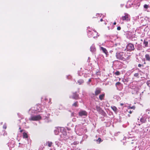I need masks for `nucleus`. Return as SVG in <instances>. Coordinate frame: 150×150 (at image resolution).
Listing matches in <instances>:
<instances>
[{
    "label": "nucleus",
    "instance_id": "5",
    "mask_svg": "<svg viewBox=\"0 0 150 150\" xmlns=\"http://www.w3.org/2000/svg\"><path fill=\"white\" fill-rule=\"evenodd\" d=\"M96 110L100 114L103 115H105V113L104 112L103 110H102V109L100 108V107L97 105L96 106Z\"/></svg>",
    "mask_w": 150,
    "mask_h": 150
},
{
    "label": "nucleus",
    "instance_id": "23",
    "mask_svg": "<svg viewBox=\"0 0 150 150\" xmlns=\"http://www.w3.org/2000/svg\"><path fill=\"white\" fill-rule=\"evenodd\" d=\"M143 44L144 45L145 47H147L148 42L147 41H146L145 40H144L143 42Z\"/></svg>",
    "mask_w": 150,
    "mask_h": 150
},
{
    "label": "nucleus",
    "instance_id": "44",
    "mask_svg": "<svg viewBox=\"0 0 150 150\" xmlns=\"http://www.w3.org/2000/svg\"><path fill=\"white\" fill-rule=\"evenodd\" d=\"M36 111H35H35H34V113H36Z\"/></svg>",
    "mask_w": 150,
    "mask_h": 150
},
{
    "label": "nucleus",
    "instance_id": "6",
    "mask_svg": "<svg viewBox=\"0 0 150 150\" xmlns=\"http://www.w3.org/2000/svg\"><path fill=\"white\" fill-rule=\"evenodd\" d=\"M122 52H117L115 55L117 59L122 60Z\"/></svg>",
    "mask_w": 150,
    "mask_h": 150
},
{
    "label": "nucleus",
    "instance_id": "13",
    "mask_svg": "<svg viewBox=\"0 0 150 150\" xmlns=\"http://www.w3.org/2000/svg\"><path fill=\"white\" fill-rule=\"evenodd\" d=\"M96 50V49L95 45H92L90 47V51L92 52H94Z\"/></svg>",
    "mask_w": 150,
    "mask_h": 150
},
{
    "label": "nucleus",
    "instance_id": "30",
    "mask_svg": "<svg viewBox=\"0 0 150 150\" xmlns=\"http://www.w3.org/2000/svg\"><path fill=\"white\" fill-rule=\"evenodd\" d=\"M115 74L116 75H119L120 74V72L119 71H117L116 72H115Z\"/></svg>",
    "mask_w": 150,
    "mask_h": 150
},
{
    "label": "nucleus",
    "instance_id": "18",
    "mask_svg": "<svg viewBox=\"0 0 150 150\" xmlns=\"http://www.w3.org/2000/svg\"><path fill=\"white\" fill-rule=\"evenodd\" d=\"M84 82V81L82 79H80L79 80L77 81V83L79 84V85H81L82 83H83Z\"/></svg>",
    "mask_w": 150,
    "mask_h": 150
},
{
    "label": "nucleus",
    "instance_id": "33",
    "mask_svg": "<svg viewBox=\"0 0 150 150\" xmlns=\"http://www.w3.org/2000/svg\"><path fill=\"white\" fill-rule=\"evenodd\" d=\"M78 143H79L78 142H74L73 143V144L74 145H76L77 144H78Z\"/></svg>",
    "mask_w": 150,
    "mask_h": 150
},
{
    "label": "nucleus",
    "instance_id": "43",
    "mask_svg": "<svg viewBox=\"0 0 150 150\" xmlns=\"http://www.w3.org/2000/svg\"><path fill=\"white\" fill-rule=\"evenodd\" d=\"M123 103H121L120 104V105H121V106H122L123 105Z\"/></svg>",
    "mask_w": 150,
    "mask_h": 150
},
{
    "label": "nucleus",
    "instance_id": "17",
    "mask_svg": "<svg viewBox=\"0 0 150 150\" xmlns=\"http://www.w3.org/2000/svg\"><path fill=\"white\" fill-rule=\"evenodd\" d=\"M145 57L146 60L148 61H150V56L148 54H146L145 55Z\"/></svg>",
    "mask_w": 150,
    "mask_h": 150
},
{
    "label": "nucleus",
    "instance_id": "37",
    "mask_svg": "<svg viewBox=\"0 0 150 150\" xmlns=\"http://www.w3.org/2000/svg\"><path fill=\"white\" fill-rule=\"evenodd\" d=\"M141 66H142V65L140 64H139L138 65V66L139 67H141Z\"/></svg>",
    "mask_w": 150,
    "mask_h": 150
},
{
    "label": "nucleus",
    "instance_id": "25",
    "mask_svg": "<svg viewBox=\"0 0 150 150\" xmlns=\"http://www.w3.org/2000/svg\"><path fill=\"white\" fill-rule=\"evenodd\" d=\"M101 141V139L100 138H99L98 139L96 140V142L98 143H100Z\"/></svg>",
    "mask_w": 150,
    "mask_h": 150
},
{
    "label": "nucleus",
    "instance_id": "32",
    "mask_svg": "<svg viewBox=\"0 0 150 150\" xmlns=\"http://www.w3.org/2000/svg\"><path fill=\"white\" fill-rule=\"evenodd\" d=\"M3 128L4 129H6V126L5 124H4L3 126Z\"/></svg>",
    "mask_w": 150,
    "mask_h": 150
},
{
    "label": "nucleus",
    "instance_id": "46",
    "mask_svg": "<svg viewBox=\"0 0 150 150\" xmlns=\"http://www.w3.org/2000/svg\"><path fill=\"white\" fill-rule=\"evenodd\" d=\"M133 143H134V142H132L131 143V144H133Z\"/></svg>",
    "mask_w": 150,
    "mask_h": 150
},
{
    "label": "nucleus",
    "instance_id": "15",
    "mask_svg": "<svg viewBox=\"0 0 150 150\" xmlns=\"http://www.w3.org/2000/svg\"><path fill=\"white\" fill-rule=\"evenodd\" d=\"M78 97V95L76 93H74L72 96V98L74 99H77Z\"/></svg>",
    "mask_w": 150,
    "mask_h": 150
},
{
    "label": "nucleus",
    "instance_id": "1",
    "mask_svg": "<svg viewBox=\"0 0 150 150\" xmlns=\"http://www.w3.org/2000/svg\"><path fill=\"white\" fill-rule=\"evenodd\" d=\"M42 115H31L30 117L29 118L30 120L37 121L41 119Z\"/></svg>",
    "mask_w": 150,
    "mask_h": 150
},
{
    "label": "nucleus",
    "instance_id": "48",
    "mask_svg": "<svg viewBox=\"0 0 150 150\" xmlns=\"http://www.w3.org/2000/svg\"><path fill=\"white\" fill-rule=\"evenodd\" d=\"M129 116H130V115H128Z\"/></svg>",
    "mask_w": 150,
    "mask_h": 150
},
{
    "label": "nucleus",
    "instance_id": "34",
    "mask_svg": "<svg viewBox=\"0 0 150 150\" xmlns=\"http://www.w3.org/2000/svg\"><path fill=\"white\" fill-rule=\"evenodd\" d=\"M121 27L120 26H118L117 28V30H121Z\"/></svg>",
    "mask_w": 150,
    "mask_h": 150
},
{
    "label": "nucleus",
    "instance_id": "41",
    "mask_svg": "<svg viewBox=\"0 0 150 150\" xmlns=\"http://www.w3.org/2000/svg\"><path fill=\"white\" fill-rule=\"evenodd\" d=\"M103 19L102 18H101L100 19V21H103Z\"/></svg>",
    "mask_w": 150,
    "mask_h": 150
},
{
    "label": "nucleus",
    "instance_id": "9",
    "mask_svg": "<svg viewBox=\"0 0 150 150\" xmlns=\"http://www.w3.org/2000/svg\"><path fill=\"white\" fill-rule=\"evenodd\" d=\"M100 50L102 51V52L105 53L106 56L108 55V53L107 50L103 47L101 46L100 47Z\"/></svg>",
    "mask_w": 150,
    "mask_h": 150
},
{
    "label": "nucleus",
    "instance_id": "12",
    "mask_svg": "<svg viewBox=\"0 0 150 150\" xmlns=\"http://www.w3.org/2000/svg\"><path fill=\"white\" fill-rule=\"evenodd\" d=\"M43 106H42L41 105H39L37 106L36 108L37 109L36 110L38 112H42V109L43 107Z\"/></svg>",
    "mask_w": 150,
    "mask_h": 150
},
{
    "label": "nucleus",
    "instance_id": "36",
    "mask_svg": "<svg viewBox=\"0 0 150 150\" xmlns=\"http://www.w3.org/2000/svg\"><path fill=\"white\" fill-rule=\"evenodd\" d=\"M33 109H30V110H29V112H30L33 111Z\"/></svg>",
    "mask_w": 150,
    "mask_h": 150
},
{
    "label": "nucleus",
    "instance_id": "42",
    "mask_svg": "<svg viewBox=\"0 0 150 150\" xmlns=\"http://www.w3.org/2000/svg\"><path fill=\"white\" fill-rule=\"evenodd\" d=\"M23 130H21L20 131V132H23Z\"/></svg>",
    "mask_w": 150,
    "mask_h": 150
},
{
    "label": "nucleus",
    "instance_id": "16",
    "mask_svg": "<svg viewBox=\"0 0 150 150\" xmlns=\"http://www.w3.org/2000/svg\"><path fill=\"white\" fill-rule=\"evenodd\" d=\"M52 144V142L50 141L47 142L46 143V145L49 147H51Z\"/></svg>",
    "mask_w": 150,
    "mask_h": 150
},
{
    "label": "nucleus",
    "instance_id": "19",
    "mask_svg": "<svg viewBox=\"0 0 150 150\" xmlns=\"http://www.w3.org/2000/svg\"><path fill=\"white\" fill-rule=\"evenodd\" d=\"M105 96V94L103 93L100 95L99 96V98L100 100H102L104 98Z\"/></svg>",
    "mask_w": 150,
    "mask_h": 150
},
{
    "label": "nucleus",
    "instance_id": "29",
    "mask_svg": "<svg viewBox=\"0 0 150 150\" xmlns=\"http://www.w3.org/2000/svg\"><path fill=\"white\" fill-rule=\"evenodd\" d=\"M58 132L57 129H56L54 130V133L55 134H58Z\"/></svg>",
    "mask_w": 150,
    "mask_h": 150
},
{
    "label": "nucleus",
    "instance_id": "26",
    "mask_svg": "<svg viewBox=\"0 0 150 150\" xmlns=\"http://www.w3.org/2000/svg\"><path fill=\"white\" fill-rule=\"evenodd\" d=\"M140 121L142 123H145L146 121V120L143 118H141L140 119Z\"/></svg>",
    "mask_w": 150,
    "mask_h": 150
},
{
    "label": "nucleus",
    "instance_id": "28",
    "mask_svg": "<svg viewBox=\"0 0 150 150\" xmlns=\"http://www.w3.org/2000/svg\"><path fill=\"white\" fill-rule=\"evenodd\" d=\"M144 8L147 9V8L149 7V6L148 5H147L146 4H145L144 6Z\"/></svg>",
    "mask_w": 150,
    "mask_h": 150
},
{
    "label": "nucleus",
    "instance_id": "47",
    "mask_svg": "<svg viewBox=\"0 0 150 150\" xmlns=\"http://www.w3.org/2000/svg\"><path fill=\"white\" fill-rule=\"evenodd\" d=\"M21 129V127H19V129Z\"/></svg>",
    "mask_w": 150,
    "mask_h": 150
},
{
    "label": "nucleus",
    "instance_id": "14",
    "mask_svg": "<svg viewBox=\"0 0 150 150\" xmlns=\"http://www.w3.org/2000/svg\"><path fill=\"white\" fill-rule=\"evenodd\" d=\"M101 90L100 89L97 88L95 91V93L96 95L97 96L100 93Z\"/></svg>",
    "mask_w": 150,
    "mask_h": 150
},
{
    "label": "nucleus",
    "instance_id": "22",
    "mask_svg": "<svg viewBox=\"0 0 150 150\" xmlns=\"http://www.w3.org/2000/svg\"><path fill=\"white\" fill-rule=\"evenodd\" d=\"M111 108L115 112H116L117 109L116 107L115 106H112L111 107Z\"/></svg>",
    "mask_w": 150,
    "mask_h": 150
},
{
    "label": "nucleus",
    "instance_id": "39",
    "mask_svg": "<svg viewBox=\"0 0 150 150\" xmlns=\"http://www.w3.org/2000/svg\"><path fill=\"white\" fill-rule=\"evenodd\" d=\"M129 112L130 113V114H131L132 113V111L131 110H130L129 111Z\"/></svg>",
    "mask_w": 150,
    "mask_h": 150
},
{
    "label": "nucleus",
    "instance_id": "38",
    "mask_svg": "<svg viewBox=\"0 0 150 150\" xmlns=\"http://www.w3.org/2000/svg\"><path fill=\"white\" fill-rule=\"evenodd\" d=\"M134 108H135V107L134 106H132V107H131L130 108H131V109H134Z\"/></svg>",
    "mask_w": 150,
    "mask_h": 150
},
{
    "label": "nucleus",
    "instance_id": "24",
    "mask_svg": "<svg viewBox=\"0 0 150 150\" xmlns=\"http://www.w3.org/2000/svg\"><path fill=\"white\" fill-rule=\"evenodd\" d=\"M78 102H76L75 103H74L72 105V106H74L75 107H77L78 105H77Z\"/></svg>",
    "mask_w": 150,
    "mask_h": 150
},
{
    "label": "nucleus",
    "instance_id": "21",
    "mask_svg": "<svg viewBox=\"0 0 150 150\" xmlns=\"http://www.w3.org/2000/svg\"><path fill=\"white\" fill-rule=\"evenodd\" d=\"M23 138H28V135L27 133L25 132H23Z\"/></svg>",
    "mask_w": 150,
    "mask_h": 150
},
{
    "label": "nucleus",
    "instance_id": "3",
    "mask_svg": "<svg viewBox=\"0 0 150 150\" xmlns=\"http://www.w3.org/2000/svg\"><path fill=\"white\" fill-rule=\"evenodd\" d=\"M122 60L123 61H127L129 59L130 55L127 53H124L123 52Z\"/></svg>",
    "mask_w": 150,
    "mask_h": 150
},
{
    "label": "nucleus",
    "instance_id": "45",
    "mask_svg": "<svg viewBox=\"0 0 150 150\" xmlns=\"http://www.w3.org/2000/svg\"><path fill=\"white\" fill-rule=\"evenodd\" d=\"M117 44H115V45H116V46H117Z\"/></svg>",
    "mask_w": 150,
    "mask_h": 150
},
{
    "label": "nucleus",
    "instance_id": "35",
    "mask_svg": "<svg viewBox=\"0 0 150 150\" xmlns=\"http://www.w3.org/2000/svg\"><path fill=\"white\" fill-rule=\"evenodd\" d=\"M91 81V79H89V80H88V82H87V83L88 84H89V82H90Z\"/></svg>",
    "mask_w": 150,
    "mask_h": 150
},
{
    "label": "nucleus",
    "instance_id": "8",
    "mask_svg": "<svg viewBox=\"0 0 150 150\" xmlns=\"http://www.w3.org/2000/svg\"><path fill=\"white\" fill-rule=\"evenodd\" d=\"M121 19L123 21H129L130 20L129 15L127 13H125V16H122Z\"/></svg>",
    "mask_w": 150,
    "mask_h": 150
},
{
    "label": "nucleus",
    "instance_id": "2",
    "mask_svg": "<svg viewBox=\"0 0 150 150\" xmlns=\"http://www.w3.org/2000/svg\"><path fill=\"white\" fill-rule=\"evenodd\" d=\"M98 33L95 30H93V31L91 32L89 30V32L88 33V35L89 37H93V38H95L96 37L97 38V37L94 36V35H97Z\"/></svg>",
    "mask_w": 150,
    "mask_h": 150
},
{
    "label": "nucleus",
    "instance_id": "40",
    "mask_svg": "<svg viewBox=\"0 0 150 150\" xmlns=\"http://www.w3.org/2000/svg\"><path fill=\"white\" fill-rule=\"evenodd\" d=\"M116 24V22H114L113 23L114 25H115Z\"/></svg>",
    "mask_w": 150,
    "mask_h": 150
},
{
    "label": "nucleus",
    "instance_id": "20",
    "mask_svg": "<svg viewBox=\"0 0 150 150\" xmlns=\"http://www.w3.org/2000/svg\"><path fill=\"white\" fill-rule=\"evenodd\" d=\"M116 86L117 87V88L118 89V87L122 86V85L120 82H117L115 84Z\"/></svg>",
    "mask_w": 150,
    "mask_h": 150
},
{
    "label": "nucleus",
    "instance_id": "10",
    "mask_svg": "<svg viewBox=\"0 0 150 150\" xmlns=\"http://www.w3.org/2000/svg\"><path fill=\"white\" fill-rule=\"evenodd\" d=\"M87 115V112L85 110H81L79 112V115L80 116H86Z\"/></svg>",
    "mask_w": 150,
    "mask_h": 150
},
{
    "label": "nucleus",
    "instance_id": "4",
    "mask_svg": "<svg viewBox=\"0 0 150 150\" xmlns=\"http://www.w3.org/2000/svg\"><path fill=\"white\" fill-rule=\"evenodd\" d=\"M126 48L127 50L129 51L133 50H134V45L132 44L129 43L127 45Z\"/></svg>",
    "mask_w": 150,
    "mask_h": 150
},
{
    "label": "nucleus",
    "instance_id": "27",
    "mask_svg": "<svg viewBox=\"0 0 150 150\" xmlns=\"http://www.w3.org/2000/svg\"><path fill=\"white\" fill-rule=\"evenodd\" d=\"M147 85L150 87V80L147 81L146 82Z\"/></svg>",
    "mask_w": 150,
    "mask_h": 150
},
{
    "label": "nucleus",
    "instance_id": "31",
    "mask_svg": "<svg viewBox=\"0 0 150 150\" xmlns=\"http://www.w3.org/2000/svg\"><path fill=\"white\" fill-rule=\"evenodd\" d=\"M139 76V74L138 73H135L134 74V76L135 77H138Z\"/></svg>",
    "mask_w": 150,
    "mask_h": 150
},
{
    "label": "nucleus",
    "instance_id": "7",
    "mask_svg": "<svg viewBox=\"0 0 150 150\" xmlns=\"http://www.w3.org/2000/svg\"><path fill=\"white\" fill-rule=\"evenodd\" d=\"M61 137L64 140L68 139L69 137L67 135V132H63L62 134H60Z\"/></svg>",
    "mask_w": 150,
    "mask_h": 150
},
{
    "label": "nucleus",
    "instance_id": "11",
    "mask_svg": "<svg viewBox=\"0 0 150 150\" xmlns=\"http://www.w3.org/2000/svg\"><path fill=\"white\" fill-rule=\"evenodd\" d=\"M80 127V125H76L75 127V129L76 132V133L78 131L80 133H81V134H82L83 132H84L83 131V130L82 129H79V128Z\"/></svg>",
    "mask_w": 150,
    "mask_h": 150
}]
</instances>
